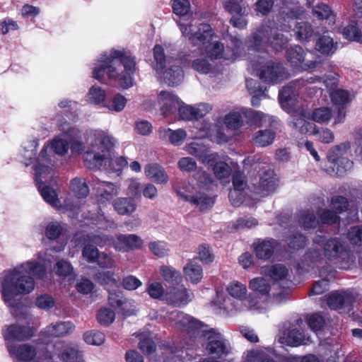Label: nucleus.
<instances>
[{
  "instance_id": "1",
  "label": "nucleus",
  "mask_w": 362,
  "mask_h": 362,
  "mask_svg": "<svg viewBox=\"0 0 362 362\" xmlns=\"http://www.w3.org/2000/svg\"><path fill=\"white\" fill-rule=\"evenodd\" d=\"M35 257L0 274V293L8 307L15 308L18 305L17 296L33 293L36 287L35 279L41 280L46 276V263H50L47 251L41 250Z\"/></svg>"
},
{
  "instance_id": "2",
  "label": "nucleus",
  "mask_w": 362,
  "mask_h": 362,
  "mask_svg": "<svg viewBox=\"0 0 362 362\" xmlns=\"http://www.w3.org/2000/svg\"><path fill=\"white\" fill-rule=\"evenodd\" d=\"M283 6L276 16V23L264 21L250 39V47L257 54L264 52L266 45H269L276 52L281 51L288 42L286 36L276 31L280 29L289 32L294 19L300 18L304 11L295 0H281Z\"/></svg>"
},
{
  "instance_id": "3",
  "label": "nucleus",
  "mask_w": 362,
  "mask_h": 362,
  "mask_svg": "<svg viewBox=\"0 0 362 362\" xmlns=\"http://www.w3.org/2000/svg\"><path fill=\"white\" fill-rule=\"evenodd\" d=\"M136 57L124 49L111 48L102 52L92 70V77L98 81L107 78L117 82L123 89L134 85Z\"/></svg>"
},
{
  "instance_id": "4",
  "label": "nucleus",
  "mask_w": 362,
  "mask_h": 362,
  "mask_svg": "<svg viewBox=\"0 0 362 362\" xmlns=\"http://www.w3.org/2000/svg\"><path fill=\"white\" fill-rule=\"evenodd\" d=\"M178 23L182 36L187 38L194 46L200 47L202 49L204 47L206 55L211 59H223L233 61L238 58V50L241 44L239 40L234 41L235 48L233 50L224 49L221 42L215 41L209 43L214 34L210 25H197L194 21L190 23L180 21Z\"/></svg>"
},
{
  "instance_id": "5",
  "label": "nucleus",
  "mask_w": 362,
  "mask_h": 362,
  "mask_svg": "<svg viewBox=\"0 0 362 362\" xmlns=\"http://www.w3.org/2000/svg\"><path fill=\"white\" fill-rule=\"evenodd\" d=\"M69 148L68 141L60 136L47 141L35 158L33 166L36 178L39 181H47L55 174L57 166V156H64Z\"/></svg>"
},
{
  "instance_id": "6",
  "label": "nucleus",
  "mask_w": 362,
  "mask_h": 362,
  "mask_svg": "<svg viewBox=\"0 0 362 362\" xmlns=\"http://www.w3.org/2000/svg\"><path fill=\"white\" fill-rule=\"evenodd\" d=\"M194 181L182 183L176 187L177 194L184 200L204 211L214 204L213 198L209 194L212 180L209 175L202 170L197 171Z\"/></svg>"
},
{
  "instance_id": "7",
  "label": "nucleus",
  "mask_w": 362,
  "mask_h": 362,
  "mask_svg": "<svg viewBox=\"0 0 362 362\" xmlns=\"http://www.w3.org/2000/svg\"><path fill=\"white\" fill-rule=\"evenodd\" d=\"M153 69L157 76L170 86L179 85L184 78V71L179 59L166 56L164 48L160 45H156L153 49Z\"/></svg>"
},
{
  "instance_id": "8",
  "label": "nucleus",
  "mask_w": 362,
  "mask_h": 362,
  "mask_svg": "<svg viewBox=\"0 0 362 362\" xmlns=\"http://www.w3.org/2000/svg\"><path fill=\"white\" fill-rule=\"evenodd\" d=\"M313 242L315 247L305 256L306 261L309 260L311 263L320 262L323 257L329 260L337 259L346 251V243L341 238L326 239L323 236H318Z\"/></svg>"
},
{
  "instance_id": "9",
  "label": "nucleus",
  "mask_w": 362,
  "mask_h": 362,
  "mask_svg": "<svg viewBox=\"0 0 362 362\" xmlns=\"http://www.w3.org/2000/svg\"><path fill=\"white\" fill-rule=\"evenodd\" d=\"M250 64L263 82L279 83L288 77L287 71L281 64L267 62L264 56L259 54H255L254 58L250 59Z\"/></svg>"
},
{
  "instance_id": "10",
  "label": "nucleus",
  "mask_w": 362,
  "mask_h": 362,
  "mask_svg": "<svg viewBox=\"0 0 362 362\" xmlns=\"http://www.w3.org/2000/svg\"><path fill=\"white\" fill-rule=\"evenodd\" d=\"M350 148V143L346 141L336 145L329 150L327 158L332 165L326 170L329 175L342 176L352 169L354 163L346 156Z\"/></svg>"
},
{
  "instance_id": "11",
  "label": "nucleus",
  "mask_w": 362,
  "mask_h": 362,
  "mask_svg": "<svg viewBox=\"0 0 362 362\" xmlns=\"http://www.w3.org/2000/svg\"><path fill=\"white\" fill-rule=\"evenodd\" d=\"M92 240L100 247L112 245L116 250L121 252L139 249L143 245L142 239L135 234H120L115 238H110L107 235H98Z\"/></svg>"
},
{
  "instance_id": "12",
  "label": "nucleus",
  "mask_w": 362,
  "mask_h": 362,
  "mask_svg": "<svg viewBox=\"0 0 362 362\" xmlns=\"http://www.w3.org/2000/svg\"><path fill=\"white\" fill-rule=\"evenodd\" d=\"M8 352L13 362H40L39 355L41 354L45 360L49 356H52L47 353V349L36 348L30 344L8 345Z\"/></svg>"
},
{
  "instance_id": "13",
  "label": "nucleus",
  "mask_w": 362,
  "mask_h": 362,
  "mask_svg": "<svg viewBox=\"0 0 362 362\" xmlns=\"http://www.w3.org/2000/svg\"><path fill=\"white\" fill-rule=\"evenodd\" d=\"M205 349L209 355L221 358L230 353L231 346L228 339L218 331L211 329L204 333Z\"/></svg>"
},
{
  "instance_id": "14",
  "label": "nucleus",
  "mask_w": 362,
  "mask_h": 362,
  "mask_svg": "<svg viewBox=\"0 0 362 362\" xmlns=\"http://www.w3.org/2000/svg\"><path fill=\"white\" fill-rule=\"evenodd\" d=\"M46 349L52 356L50 351L52 349L54 356L64 362H86L82 352L71 342L58 340L54 344H47Z\"/></svg>"
},
{
  "instance_id": "15",
  "label": "nucleus",
  "mask_w": 362,
  "mask_h": 362,
  "mask_svg": "<svg viewBox=\"0 0 362 362\" xmlns=\"http://www.w3.org/2000/svg\"><path fill=\"white\" fill-rule=\"evenodd\" d=\"M357 296L351 291L332 292L327 298V304L330 309L338 310L340 313H348L353 310L356 303Z\"/></svg>"
},
{
  "instance_id": "16",
  "label": "nucleus",
  "mask_w": 362,
  "mask_h": 362,
  "mask_svg": "<svg viewBox=\"0 0 362 362\" xmlns=\"http://www.w3.org/2000/svg\"><path fill=\"white\" fill-rule=\"evenodd\" d=\"M346 109L344 107H336L334 111L329 107H320L313 110L310 118L321 124H327L332 121V127L344 122Z\"/></svg>"
},
{
  "instance_id": "17",
  "label": "nucleus",
  "mask_w": 362,
  "mask_h": 362,
  "mask_svg": "<svg viewBox=\"0 0 362 362\" xmlns=\"http://www.w3.org/2000/svg\"><path fill=\"white\" fill-rule=\"evenodd\" d=\"M54 176L53 177H50V179L45 182L39 181L36 178V173L34 170L35 180L36 182V185L40 192L42 197L47 204H49L56 209H64L66 211L74 210L76 206H74L73 204H70L68 200L65 201L64 205H62L61 204L60 200L58 199V195L56 191L54 189L51 188L50 187L46 185V184H48L53 180Z\"/></svg>"
},
{
  "instance_id": "18",
  "label": "nucleus",
  "mask_w": 362,
  "mask_h": 362,
  "mask_svg": "<svg viewBox=\"0 0 362 362\" xmlns=\"http://www.w3.org/2000/svg\"><path fill=\"white\" fill-rule=\"evenodd\" d=\"M306 53L300 45H293L288 47L286 51V59L290 66L297 72L307 71L314 69L317 63L313 61L305 62Z\"/></svg>"
},
{
  "instance_id": "19",
  "label": "nucleus",
  "mask_w": 362,
  "mask_h": 362,
  "mask_svg": "<svg viewBox=\"0 0 362 362\" xmlns=\"http://www.w3.org/2000/svg\"><path fill=\"white\" fill-rule=\"evenodd\" d=\"M86 144L93 149L104 153L117 144V139L108 132L101 129H92L87 132Z\"/></svg>"
},
{
  "instance_id": "20",
  "label": "nucleus",
  "mask_w": 362,
  "mask_h": 362,
  "mask_svg": "<svg viewBox=\"0 0 362 362\" xmlns=\"http://www.w3.org/2000/svg\"><path fill=\"white\" fill-rule=\"evenodd\" d=\"M92 187L100 204L110 203L112 198L118 195L119 192V187L116 183L102 181L98 178L93 180Z\"/></svg>"
},
{
  "instance_id": "21",
  "label": "nucleus",
  "mask_w": 362,
  "mask_h": 362,
  "mask_svg": "<svg viewBox=\"0 0 362 362\" xmlns=\"http://www.w3.org/2000/svg\"><path fill=\"white\" fill-rule=\"evenodd\" d=\"M288 113L290 115L288 125L296 132L301 134L315 133L316 125L305 120L309 117L304 108L297 107Z\"/></svg>"
},
{
  "instance_id": "22",
  "label": "nucleus",
  "mask_w": 362,
  "mask_h": 362,
  "mask_svg": "<svg viewBox=\"0 0 362 362\" xmlns=\"http://www.w3.org/2000/svg\"><path fill=\"white\" fill-rule=\"evenodd\" d=\"M6 349L8 345H16L15 341H23L33 335V329L29 326L20 325L18 323L5 325L2 329Z\"/></svg>"
},
{
  "instance_id": "23",
  "label": "nucleus",
  "mask_w": 362,
  "mask_h": 362,
  "mask_svg": "<svg viewBox=\"0 0 362 362\" xmlns=\"http://www.w3.org/2000/svg\"><path fill=\"white\" fill-rule=\"evenodd\" d=\"M168 320L176 328L187 333H194L202 326V322L182 312L175 310L169 313Z\"/></svg>"
},
{
  "instance_id": "24",
  "label": "nucleus",
  "mask_w": 362,
  "mask_h": 362,
  "mask_svg": "<svg viewBox=\"0 0 362 362\" xmlns=\"http://www.w3.org/2000/svg\"><path fill=\"white\" fill-rule=\"evenodd\" d=\"M157 103L161 115L165 117H168L175 114L181 100L173 92L161 90L157 95Z\"/></svg>"
},
{
  "instance_id": "25",
  "label": "nucleus",
  "mask_w": 362,
  "mask_h": 362,
  "mask_svg": "<svg viewBox=\"0 0 362 362\" xmlns=\"http://www.w3.org/2000/svg\"><path fill=\"white\" fill-rule=\"evenodd\" d=\"M192 296V293L181 284L170 287L163 296V301L175 307H181L191 301Z\"/></svg>"
},
{
  "instance_id": "26",
  "label": "nucleus",
  "mask_w": 362,
  "mask_h": 362,
  "mask_svg": "<svg viewBox=\"0 0 362 362\" xmlns=\"http://www.w3.org/2000/svg\"><path fill=\"white\" fill-rule=\"evenodd\" d=\"M187 153L198 158L203 163L212 165L218 154L211 153L209 148L201 141H193L185 146Z\"/></svg>"
},
{
  "instance_id": "27",
  "label": "nucleus",
  "mask_w": 362,
  "mask_h": 362,
  "mask_svg": "<svg viewBox=\"0 0 362 362\" xmlns=\"http://www.w3.org/2000/svg\"><path fill=\"white\" fill-rule=\"evenodd\" d=\"M278 341L282 345L298 346L309 342L310 337L306 336L302 330L292 328L279 334Z\"/></svg>"
},
{
  "instance_id": "28",
  "label": "nucleus",
  "mask_w": 362,
  "mask_h": 362,
  "mask_svg": "<svg viewBox=\"0 0 362 362\" xmlns=\"http://www.w3.org/2000/svg\"><path fill=\"white\" fill-rule=\"evenodd\" d=\"M279 245V241L273 238L258 239L253 244L254 252L258 259L269 260Z\"/></svg>"
},
{
  "instance_id": "29",
  "label": "nucleus",
  "mask_w": 362,
  "mask_h": 362,
  "mask_svg": "<svg viewBox=\"0 0 362 362\" xmlns=\"http://www.w3.org/2000/svg\"><path fill=\"white\" fill-rule=\"evenodd\" d=\"M296 82L291 83L289 85L284 87L279 94L281 107L287 112H291V110L297 107L295 106L298 97V93L296 88Z\"/></svg>"
},
{
  "instance_id": "30",
  "label": "nucleus",
  "mask_w": 362,
  "mask_h": 362,
  "mask_svg": "<svg viewBox=\"0 0 362 362\" xmlns=\"http://www.w3.org/2000/svg\"><path fill=\"white\" fill-rule=\"evenodd\" d=\"M200 134L198 137H209L211 141L218 144H225L228 141V136L224 133L223 127L220 124L211 126L209 123L201 124Z\"/></svg>"
},
{
  "instance_id": "31",
  "label": "nucleus",
  "mask_w": 362,
  "mask_h": 362,
  "mask_svg": "<svg viewBox=\"0 0 362 362\" xmlns=\"http://www.w3.org/2000/svg\"><path fill=\"white\" fill-rule=\"evenodd\" d=\"M241 112L250 126L256 127H267L274 122V118L260 111H256L250 108H241Z\"/></svg>"
},
{
  "instance_id": "32",
  "label": "nucleus",
  "mask_w": 362,
  "mask_h": 362,
  "mask_svg": "<svg viewBox=\"0 0 362 362\" xmlns=\"http://www.w3.org/2000/svg\"><path fill=\"white\" fill-rule=\"evenodd\" d=\"M162 355L164 362H195V357L189 350L175 346L164 347Z\"/></svg>"
},
{
  "instance_id": "33",
  "label": "nucleus",
  "mask_w": 362,
  "mask_h": 362,
  "mask_svg": "<svg viewBox=\"0 0 362 362\" xmlns=\"http://www.w3.org/2000/svg\"><path fill=\"white\" fill-rule=\"evenodd\" d=\"M75 325L71 321H60L51 323L47 325L42 332L44 337H59L67 335L74 332Z\"/></svg>"
},
{
  "instance_id": "34",
  "label": "nucleus",
  "mask_w": 362,
  "mask_h": 362,
  "mask_svg": "<svg viewBox=\"0 0 362 362\" xmlns=\"http://www.w3.org/2000/svg\"><path fill=\"white\" fill-rule=\"evenodd\" d=\"M158 137L161 141L178 146L183 144L187 132L183 129H172L166 127H161L158 129Z\"/></svg>"
},
{
  "instance_id": "35",
  "label": "nucleus",
  "mask_w": 362,
  "mask_h": 362,
  "mask_svg": "<svg viewBox=\"0 0 362 362\" xmlns=\"http://www.w3.org/2000/svg\"><path fill=\"white\" fill-rule=\"evenodd\" d=\"M277 182V178L273 171H266L260 177L256 193L264 197L274 192L278 187Z\"/></svg>"
},
{
  "instance_id": "36",
  "label": "nucleus",
  "mask_w": 362,
  "mask_h": 362,
  "mask_svg": "<svg viewBox=\"0 0 362 362\" xmlns=\"http://www.w3.org/2000/svg\"><path fill=\"white\" fill-rule=\"evenodd\" d=\"M260 273L265 277L270 278L274 282L286 280L289 275L288 268L283 264L262 267Z\"/></svg>"
},
{
  "instance_id": "37",
  "label": "nucleus",
  "mask_w": 362,
  "mask_h": 362,
  "mask_svg": "<svg viewBox=\"0 0 362 362\" xmlns=\"http://www.w3.org/2000/svg\"><path fill=\"white\" fill-rule=\"evenodd\" d=\"M115 211L120 215H131L136 211L137 204L132 197H119L112 202Z\"/></svg>"
},
{
  "instance_id": "38",
  "label": "nucleus",
  "mask_w": 362,
  "mask_h": 362,
  "mask_svg": "<svg viewBox=\"0 0 362 362\" xmlns=\"http://www.w3.org/2000/svg\"><path fill=\"white\" fill-rule=\"evenodd\" d=\"M146 176L157 184H165L168 181V176L165 170L156 163H150L145 166Z\"/></svg>"
},
{
  "instance_id": "39",
  "label": "nucleus",
  "mask_w": 362,
  "mask_h": 362,
  "mask_svg": "<svg viewBox=\"0 0 362 362\" xmlns=\"http://www.w3.org/2000/svg\"><path fill=\"white\" fill-rule=\"evenodd\" d=\"M183 272L186 281L193 284L199 283L204 276L202 266L194 261H189L186 264L183 268Z\"/></svg>"
},
{
  "instance_id": "40",
  "label": "nucleus",
  "mask_w": 362,
  "mask_h": 362,
  "mask_svg": "<svg viewBox=\"0 0 362 362\" xmlns=\"http://www.w3.org/2000/svg\"><path fill=\"white\" fill-rule=\"evenodd\" d=\"M315 49L323 55H332L337 49V43L329 35H322L315 42Z\"/></svg>"
},
{
  "instance_id": "41",
  "label": "nucleus",
  "mask_w": 362,
  "mask_h": 362,
  "mask_svg": "<svg viewBox=\"0 0 362 362\" xmlns=\"http://www.w3.org/2000/svg\"><path fill=\"white\" fill-rule=\"evenodd\" d=\"M38 146V139H31L23 142L21 151V160L26 166L31 163V160L34 158L37 148Z\"/></svg>"
},
{
  "instance_id": "42",
  "label": "nucleus",
  "mask_w": 362,
  "mask_h": 362,
  "mask_svg": "<svg viewBox=\"0 0 362 362\" xmlns=\"http://www.w3.org/2000/svg\"><path fill=\"white\" fill-rule=\"evenodd\" d=\"M298 218L300 226L305 230H315L316 228L321 230L320 228V221L316 218L313 211L310 209L300 211L298 215Z\"/></svg>"
},
{
  "instance_id": "43",
  "label": "nucleus",
  "mask_w": 362,
  "mask_h": 362,
  "mask_svg": "<svg viewBox=\"0 0 362 362\" xmlns=\"http://www.w3.org/2000/svg\"><path fill=\"white\" fill-rule=\"evenodd\" d=\"M172 6L175 15L181 18L187 17V20L180 19L177 23L180 21L190 23L192 21H194V23L196 22L197 25L200 24L194 19L189 20V17L191 16V5L188 0H173ZM177 25H179V23H177Z\"/></svg>"
},
{
  "instance_id": "44",
  "label": "nucleus",
  "mask_w": 362,
  "mask_h": 362,
  "mask_svg": "<svg viewBox=\"0 0 362 362\" xmlns=\"http://www.w3.org/2000/svg\"><path fill=\"white\" fill-rule=\"evenodd\" d=\"M84 219L87 220L86 224L95 225L101 230L116 228V223L112 220L106 218L103 214L90 212L88 216Z\"/></svg>"
},
{
  "instance_id": "45",
  "label": "nucleus",
  "mask_w": 362,
  "mask_h": 362,
  "mask_svg": "<svg viewBox=\"0 0 362 362\" xmlns=\"http://www.w3.org/2000/svg\"><path fill=\"white\" fill-rule=\"evenodd\" d=\"M105 154L94 151H87L83 154L85 165L90 170L99 169L104 163Z\"/></svg>"
},
{
  "instance_id": "46",
  "label": "nucleus",
  "mask_w": 362,
  "mask_h": 362,
  "mask_svg": "<svg viewBox=\"0 0 362 362\" xmlns=\"http://www.w3.org/2000/svg\"><path fill=\"white\" fill-rule=\"evenodd\" d=\"M293 31L296 39L300 42L310 41L314 35V29L312 25L306 21L297 23Z\"/></svg>"
},
{
  "instance_id": "47",
  "label": "nucleus",
  "mask_w": 362,
  "mask_h": 362,
  "mask_svg": "<svg viewBox=\"0 0 362 362\" xmlns=\"http://www.w3.org/2000/svg\"><path fill=\"white\" fill-rule=\"evenodd\" d=\"M276 133L272 129H264L256 132L252 136V142L259 147H265L272 144L275 139Z\"/></svg>"
},
{
  "instance_id": "48",
  "label": "nucleus",
  "mask_w": 362,
  "mask_h": 362,
  "mask_svg": "<svg viewBox=\"0 0 362 362\" xmlns=\"http://www.w3.org/2000/svg\"><path fill=\"white\" fill-rule=\"evenodd\" d=\"M159 272L163 279L170 284L179 285L182 281L181 273L171 266L162 265L159 268Z\"/></svg>"
},
{
  "instance_id": "49",
  "label": "nucleus",
  "mask_w": 362,
  "mask_h": 362,
  "mask_svg": "<svg viewBox=\"0 0 362 362\" xmlns=\"http://www.w3.org/2000/svg\"><path fill=\"white\" fill-rule=\"evenodd\" d=\"M249 288L256 294L267 297L272 290L271 285L264 277H255L249 282Z\"/></svg>"
},
{
  "instance_id": "50",
  "label": "nucleus",
  "mask_w": 362,
  "mask_h": 362,
  "mask_svg": "<svg viewBox=\"0 0 362 362\" xmlns=\"http://www.w3.org/2000/svg\"><path fill=\"white\" fill-rule=\"evenodd\" d=\"M98 235L93 234L87 235V243L83 249L82 254L86 260L89 263H95L100 253L96 247L91 245V243L95 244V243L92 240L94 238L95 236ZM97 245H98L97 244Z\"/></svg>"
},
{
  "instance_id": "51",
  "label": "nucleus",
  "mask_w": 362,
  "mask_h": 362,
  "mask_svg": "<svg viewBox=\"0 0 362 362\" xmlns=\"http://www.w3.org/2000/svg\"><path fill=\"white\" fill-rule=\"evenodd\" d=\"M338 77L337 74L329 72L323 79L320 76H311L307 78V81L308 83H323L327 88L332 89L337 86Z\"/></svg>"
},
{
  "instance_id": "52",
  "label": "nucleus",
  "mask_w": 362,
  "mask_h": 362,
  "mask_svg": "<svg viewBox=\"0 0 362 362\" xmlns=\"http://www.w3.org/2000/svg\"><path fill=\"white\" fill-rule=\"evenodd\" d=\"M127 103V99L124 95L117 93L103 106L111 112H120L124 109Z\"/></svg>"
},
{
  "instance_id": "53",
  "label": "nucleus",
  "mask_w": 362,
  "mask_h": 362,
  "mask_svg": "<svg viewBox=\"0 0 362 362\" xmlns=\"http://www.w3.org/2000/svg\"><path fill=\"white\" fill-rule=\"evenodd\" d=\"M243 362H274L263 349H254L246 353Z\"/></svg>"
},
{
  "instance_id": "54",
  "label": "nucleus",
  "mask_w": 362,
  "mask_h": 362,
  "mask_svg": "<svg viewBox=\"0 0 362 362\" xmlns=\"http://www.w3.org/2000/svg\"><path fill=\"white\" fill-rule=\"evenodd\" d=\"M329 96L334 105L337 107H344L350 102L349 93L348 91L342 89H336L330 92Z\"/></svg>"
},
{
  "instance_id": "55",
  "label": "nucleus",
  "mask_w": 362,
  "mask_h": 362,
  "mask_svg": "<svg viewBox=\"0 0 362 362\" xmlns=\"http://www.w3.org/2000/svg\"><path fill=\"white\" fill-rule=\"evenodd\" d=\"M242 1L243 0H223V8L231 15H248L247 7L240 4Z\"/></svg>"
},
{
  "instance_id": "56",
  "label": "nucleus",
  "mask_w": 362,
  "mask_h": 362,
  "mask_svg": "<svg viewBox=\"0 0 362 362\" xmlns=\"http://www.w3.org/2000/svg\"><path fill=\"white\" fill-rule=\"evenodd\" d=\"M243 116L241 109L240 112H230L225 116L224 123L228 129L237 130L243 124Z\"/></svg>"
},
{
  "instance_id": "57",
  "label": "nucleus",
  "mask_w": 362,
  "mask_h": 362,
  "mask_svg": "<svg viewBox=\"0 0 362 362\" xmlns=\"http://www.w3.org/2000/svg\"><path fill=\"white\" fill-rule=\"evenodd\" d=\"M71 189L78 198L86 197L89 194V188L83 178L76 177L72 179Z\"/></svg>"
},
{
  "instance_id": "58",
  "label": "nucleus",
  "mask_w": 362,
  "mask_h": 362,
  "mask_svg": "<svg viewBox=\"0 0 362 362\" xmlns=\"http://www.w3.org/2000/svg\"><path fill=\"white\" fill-rule=\"evenodd\" d=\"M227 291L230 296L240 300H243L247 294L246 286L237 281L230 282L227 287Z\"/></svg>"
},
{
  "instance_id": "59",
  "label": "nucleus",
  "mask_w": 362,
  "mask_h": 362,
  "mask_svg": "<svg viewBox=\"0 0 362 362\" xmlns=\"http://www.w3.org/2000/svg\"><path fill=\"white\" fill-rule=\"evenodd\" d=\"M105 91L98 86H93L86 95L88 102L95 105H100L105 100Z\"/></svg>"
},
{
  "instance_id": "60",
  "label": "nucleus",
  "mask_w": 362,
  "mask_h": 362,
  "mask_svg": "<svg viewBox=\"0 0 362 362\" xmlns=\"http://www.w3.org/2000/svg\"><path fill=\"white\" fill-rule=\"evenodd\" d=\"M313 13L320 19L329 20L330 23H334V16L330 7L325 4H318L313 9Z\"/></svg>"
},
{
  "instance_id": "61",
  "label": "nucleus",
  "mask_w": 362,
  "mask_h": 362,
  "mask_svg": "<svg viewBox=\"0 0 362 362\" xmlns=\"http://www.w3.org/2000/svg\"><path fill=\"white\" fill-rule=\"evenodd\" d=\"M97 280L105 286L119 287V280L112 271L100 272L96 274Z\"/></svg>"
},
{
  "instance_id": "62",
  "label": "nucleus",
  "mask_w": 362,
  "mask_h": 362,
  "mask_svg": "<svg viewBox=\"0 0 362 362\" xmlns=\"http://www.w3.org/2000/svg\"><path fill=\"white\" fill-rule=\"evenodd\" d=\"M34 304L40 310H49L55 306V300L51 295L43 293L36 297Z\"/></svg>"
},
{
  "instance_id": "63",
  "label": "nucleus",
  "mask_w": 362,
  "mask_h": 362,
  "mask_svg": "<svg viewBox=\"0 0 362 362\" xmlns=\"http://www.w3.org/2000/svg\"><path fill=\"white\" fill-rule=\"evenodd\" d=\"M83 339L90 345L100 346L104 343L105 337V334L100 331L90 330L84 333Z\"/></svg>"
},
{
  "instance_id": "64",
  "label": "nucleus",
  "mask_w": 362,
  "mask_h": 362,
  "mask_svg": "<svg viewBox=\"0 0 362 362\" xmlns=\"http://www.w3.org/2000/svg\"><path fill=\"white\" fill-rule=\"evenodd\" d=\"M192 69L202 74H208L212 72L213 65L206 59L197 58L192 62Z\"/></svg>"
}]
</instances>
